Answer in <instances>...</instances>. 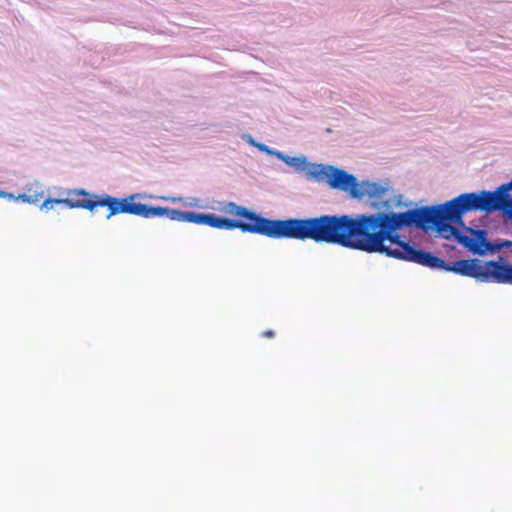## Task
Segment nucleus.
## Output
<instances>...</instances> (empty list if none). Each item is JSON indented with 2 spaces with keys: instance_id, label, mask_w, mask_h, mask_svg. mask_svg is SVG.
<instances>
[{
  "instance_id": "nucleus-1",
  "label": "nucleus",
  "mask_w": 512,
  "mask_h": 512,
  "mask_svg": "<svg viewBox=\"0 0 512 512\" xmlns=\"http://www.w3.org/2000/svg\"><path fill=\"white\" fill-rule=\"evenodd\" d=\"M391 213L323 215L268 219L261 235L270 239L311 240L352 250H377L390 233L402 229Z\"/></svg>"
},
{
  "instance_id": "nucleus-2",
  "label": "nucleus",
  "mask_w": 512,
  "mask_h": 512,
  "mask_svg": "<svg viewBox=\"0 0 512 512\" xmlns=\"http://www.w3.org/2000/svg\"><path fill=\"white\" fill-rule=\"evenodd\" d=\"M473 211L485 213L502 211L505 217L512 220V180L500 185L494 191L463 193L444 204L414 208L403 213H392V215L404 228L412 225L424 231L433 228L440 237L456 240L474 255L485 256L488 252L496 253L500 246L487 240L486 230L466 228L468 234H463L451 225V222L460 224L463 215Z\"/></svg>"
},
{
  "instance_id": "nucleus-3",
  "label": "nucleus",
  "mask_w": 512,
  "mask_h": 512,
  "mask_svg": "<svg viewBox=\"0 0 512 512\" xmlns=\"http://www.w3.org/2000/svg\"><path fill=\"white\" fill-rule=\"evenodd\" d=\"M473 211L485 213L502 211L505 217L512 220V180L500 185L494 191L463 193L444 204L414 208L403 213H392V215L404 228L412 225L424 231L433 228L440 237L456 240L474 255L485 256L488 252L496 253L500 246L487 240L486 230L466 228L468 234H463L451 225V222L460 224L463 215Z\"/></svg>"
},
{
  "instance_id": "nucleus-4",
  "label": "nucleus",
  "mask_w": 512,
  "mask_h": 512,
  "mask_svg": "<svg viewBox=\"0 0 512 512\" xmlns=\"http://www.w3.org/2000/svg\"><path fill=\"white\" fill-rule=\"evenodd\" d=\"M137 211V217L142 218H159L166 217L172 221L192 223L196 225H205L211 228L234 230L239 229L243 233H254L261 235L264 228L265 217L258 213L247 209L235 202H227L223 204L220 211L226 215L237 218H243L246 221L238 219H228L213 214H197L195 212H183L180 210L169 209L160 206H145L144 208L134 209Z\"/></svg>"
},
{
  "instance_id": "nucleus-5",
  "label": "nucleus",
  "mask_w": 512,
  "mask_h": 512,
  "mask_svg": "<svg viewBox=\"0 0 512 512\" xmlns=\"http://www.w3.org/2000/svg\"><path fill=\"white\" fill-rule=\"evenodd\" d=\"M140 194H132L126 198H118L107 194H91L84 189H72L67 191L66 198H47L41 204V211L53 209L54 205H65L69 209H84L93 212L98 207H105L108 210L107 219L114 215L127 214L137 216L134 209H143L146 204H140L134 200Z\"/></svg>"
},
{
  "instance_id": "nucleus-6",
  "label": "nucleus",
  "mask_w": 512,
  "mask_h": 512,
  "mask_svg": "<svg viewBox=\"0 0 512 512\" xmlns=\"http://www.w3.org/2000/svg\"><path fill=\"white\" fill-rule=\"evenodd\" d=\"M440 269L482 283L512 285V265L508 264L504 257L489 261L462 259L453 263H446Z\"/></svg>"
},
{
  "instance_id": "nucleus-7",
  "label": "nucleus",
  "mask_w": 512,
  "mask_h": 512,
  "mask_svg": "<svg viewBox=\"0 0 512 512\" xmlns=\"http://www.w3.org/2000/svg\"><path fill=\"white\" fill-rule=\"evenodd\" d=\"M362 252L385 254L387 257L418 263L429 269H440L446 264L445 260L424 250L413 248L399 240V235L395 232L388 234V237L381 242V248L377 250H362Z\"/></svg>"
},
{
  "instance_id": "nucleus-8",
  "label": "nucleus",
  "mask_w": 512,
  "mask_h": 512,
  "mask_svg": "<svg viewBox=\"0 0 512 512\" xmlns=\"http://www.w3.org/2000/svg\"><path fill=\"white\" fill-rule=\"evenodd\" d=\"M310 174H312L316 181H323L332 188L344 191L356 188V178L340 168L317 165Z\"/></svg>"
},
{
  "instance_id": "nucleus-9",
  "label": "nucleus",
  "mask_w": 512,
  "mask_h": 512,
  "mask_svg": "<svg viewBox=\"0 0 512 512\" xmlns=\"http://www.w3.org/2000/svg\"><path fill=\"white\" fill-rule=\"evenodd\" d=\"M257 147H258V149H260V151L265 152L270 155H274L275 157L278 158V160H280L281 162H283L289 166L299 168L300 166H302L304 164V159H301L298 157H289L279 151H271L264 144H258Z\"/></svg>"
},
{
  "instance_id": "nucleus-10",
  "label": "nucleus",
  "mask_w": 512,
  "mask_h": 512,
  "mask_svg": "<svg viewBox=\"0 0 512 512\" xmlns=\"http://www.w3.org/2000/svg\"><path fill=\"white\" fill-rule=\"evenodd\" d=\"M44 198V191L37 189V185H32L27 188L23 194L16 196V201H21L26 204H36Z\"/></svg>"
},
{
  "instance_id": "nucleus-11",
  "label": "nucleus",
  "mask_w": 512,
  "mask_h": 512,
  "mask_svg": "<svg viewBox=\"0 0 512 512\" xmlns=\"http://www.w3.org/2000/svg\"><path fill=\"white\" fill-rule=\"evenodd\" d=\"M385 188H381L377 185L372 186V190H370V195L372 196H380L381 194L385 193Z\"/></svg>"
},
{
  "instance_id": "nucleus-12",
  "label": "nucleus",
  "mask_w": 512,
  "mask_h": 512,
  "mask_svg": "<svg viewBox=\"0 0 512 512\" xmlns=\"http://www.w3.org/2000/svg\"><path fill=\"white\" fill-rule=\"evenodd\" d=\"M275 336V332L273 330H264L263 333H261V337L263 338H272Z\"/></svg>"
},
{
  "instance_id": "nucleus-13",
  "label": "nucleus",
  "mask_w": 512,
  "mask_h": 512,
  "mask_svg": "<svg viewBox=\"0 0 512 512\" xmlns=\"http://www.w3.org/2000/svg\"><path fill=\"white\" fill-rule=\"evenodd\" d=\"M0 197L8 198V199H15L16 200V197H14L13 194L6 193V192H0Z\"/></svg>"
}]
</instances>
